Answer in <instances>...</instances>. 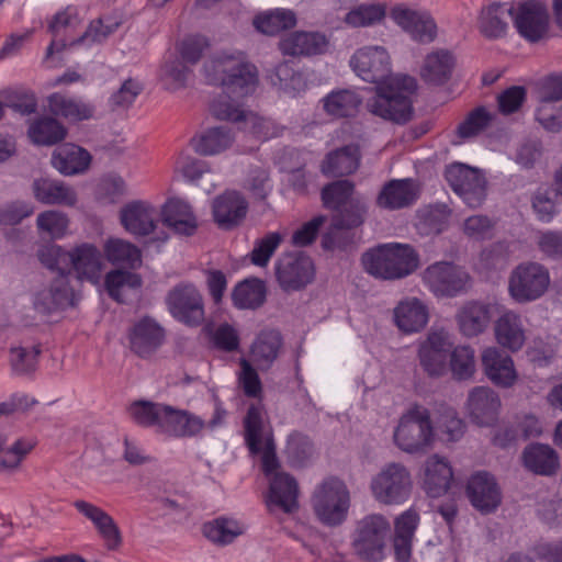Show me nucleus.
<instances>
[{
  "instance_id": "obj_30",
  "label": "nucleus",
  "mask_w": 562,
  "mask_h": 562,
  "mask_svg": "<svg viewBox=\"0 0 562 562\" xmlns=\"http://www.w3.org/2000/svg\"><path fill=\"white\" fill-rule=\"evenodd\" d=\"M497 344L512 352L519 351L526 342V325L522 316L514 311L504 312L495 322Z\"/></svg>"
},
{
  "instance_id": "obj_46",
  "label": "nucleus",
  "mask_w": 562,
  "mask_h": 562,
  "mask_svg": "<svg viewBox=\"0 0 562 562\" xmlns=\"http://www.w3.org/2000/svg\"><path fill=\"white\" fill-rule=\"evenodd\" d=\"M49 111L70 122L89 120L93 115V108L81 100L61 93H53L47 98Z\"/></svg>"
},
{
  "instance_id": "obj_31",
  "label": "nucleus",
  "mask_w": 562,
  "mask_h": 562,
  "mask_svg": "<svg viewBox=\"0 0 562 562\" xmlns=\"http://www.w3.org/2000/svg\"><path fill=\"white\" fill-rule=\"evenodd\" d=\"M419 195V186L413 179L389 181L378 195V205L383 209L398 210L412 205Z\"/></svg>"
},
{
  "instance_id": "obj_23",
  "label": "nucleus",
  "mask_w": 562,
  "mask_h": 562,
  "mask_svg": "<svg viewBox=\"0 0 562 562\" xmlns=\"http://www.w3.org/2000/svg\"><path fill=\"white\" fill-rule=\"evenodd\" d=\"M467 495L473 507L485 514L494 512L502 501L495 477L486 471H477L469 477Z\"/></svg>"
},
{
  "instance_id": "obj_11",
  "label": "nucleus",
  "mask_w": 562,
  "mask_h": 562,
  "mask_svg": "<svg viewBox=\"0 0 562 562\" xmlns=\"http://www.w3.org/2000/svg\"><path fill=\"white\" fill-rule=\"evenodd\" d=\"M391 525L381 514L363 517L353 533L352 546L358 555L373 562L386 559L389 551L387 537Z\"/></svg>"
},
{
  "instance_id": "obj_22",
  "label": "nucleus",
  "mask_w": 562,
  "mask_h": 562,
  "mask_svg": "<svg viewBox=\"0 0 562 562\" xmlns=\"http://www.w3.org/2000/svg\"><path fill=\"white\" fill-rule=\"evenodd\" d=\"M482 367L486 378L502 389H510L516 385L519 374L514 359L497 347H487L481 355Z\"/></svg>"
},
{
  "instance_id": "obj_37",
  "label": "nucleus",
  "mask_w": 562,
  "mask_h": 562,
  "mask_svg": "<svg viewBox=\"0 0 562 562\" xmlns=\"http://www.w3.org/2000/svg\"><path fill=\"white\" fill-rule=\"evenodd\" d=\"M91 162L88 150L75 144H64L57 147L52 157V165L65 176L85 172Z\"/></svg>"
},
{
  "instance_id": "obj_51",
  "label": "nucleus",
  "mask_w": 562,
  "mask_h": 562,
  "mask_svg": "<svg viewBox=\"0 0 562 562\" xmlns=\"http://www.w3.org/2000/svg\"><path fill=\"white\" fill-rule=\"evenodd\" d=\"M142 285L137 273L113 270L105 276V289L116 302L124 303L131 293H136Z\"/></svg>"
},
{
  "instance_id": "obj_26",
  "label": "nucleus",
  "mask_w": 562,
  "mask_h": 562,
  "mask_svg": "<svg viewBox=\"0 0 562 562\" xmlns=\"http://www.w3.org/2000/svg\"><path fill=\"white\" fill-rule=\"evenodd\" d=\"M72 505L80 515L92 524L106 549L116 550L121 546L120 528L104 509L83 499H77Z\"/></svg>"
},
{
  "instance_id": "obj_61",
  "label": "nucleus",
  "mask_w": 562,
  "mask_h": 562,
  "mask_svg": "<svg viewBox=\"0 0 562 562\" xmlns=\"http://www.w3.org/2000/svg\"><path fill=\"white\" fill-rule=\"evenodd\" d=\"M35 447V441L27 438H20L14 441L5 451L0 460V471L16 470Z\"/></svg>"
},
{
  "instance_id": "obj_33",
  "label": "nucleus",
  "mask_w": 562,
  "mask_h": 562,
  "mask_svg": "<svg viewBox=\"0 0 562 562\" xmlns=\"http://www.w3.org/2000/svg\"><path fill=\"white\" fill-rule=\"evenodd\" d=\"M160 216L166 226L180 235L191 236L198 228L191 205L182 199H169L162 205Z\"/></svg>"
},
{
  "instance_id": "obj_38",
  "label": "nucleus",
  "mask_w": 562,
  "mask_h": 562,
  "mask_svg": "<svg viewBox=\"0 0 562 562\" xmlns=\"http://www.w3.org/2000/svg\"><path fill=\"white\" fill-rule=\"evenodd\" d=\"M509 18L512 19V4L491 3L479 15L480 32L487 38H501L507 34Z\"/></svg>"
},
{
  "instance_id": "obj_47",
  "label": "nucleus",
  "mask_w": 562,
  "mask_h": 562,
  "mask_svg": "<svg viewBox=\"0 0 562 562\" xmlns=\"http://www.w3.org/2000/svg\"><path fill=\"white\" fill-rule=\"evenodd\" d=\"M282 339L277 330H265L259 334L251 346L252 361L261 370L269 369L279 355Z\"/></svg>"
},
{
  "instance_id": "obj_10",
  "label": "nucleus",
  "mask_w": 562,
  "mask_h": 562,
  "mask_svg": "<svg viewBox=\"0 0 562 562\" xmlns=\"http://www.w3.org/2000/svg\"><path fill=\"white\" fill-rule=\"evenodd\" d=\"M210 46L209 38L201 34H190L177 45L179 57L168 59L161 67L160 78L169 90L183 87L191 74V66L196 64L203 52Z\"/></svg>"
},
{
  "instance_id": "obj_60",
  "label": "nucleus",
  "mask_w": 562,
  "mask_h": 562,
  "mask_svg": "<svg viewBox=\"0 0 562 562\" xmlns=\"http://www.w3.org/2000/svg\"><path fill=\"white\" fill-rule=\"evenodd\" d=\"M164 406V404L137 401L130 405L128 414L138 425L155 427L158 432L159 419L162 415Z\"/></svg>"
},
{
  "instance_id": "obj_52",
  "label": "nucleus",
  "mask_w": 562,
  "mask_h": 562,
  "mask_svg": "<svg viewBox=\"0 0 562 562\" xmlns=\"http://www.w3.org/2000/svg\"><path fill=\"white\" fill-rule=\"evenodd\" d=\"M265 299L266 286L259 279L239 282L232 293L233 304L239 310H255L262 305Z\"/></svg>"
},
{
  "instance_id": "obj_2",
  "label": "nucleus",
  "mask_w": 562,
  "mask_h": 562,
  "mask_svg": "<svg viewBox=\"0 0 562 562\" xmlns=\"http://www.w3.org/2000/svg\"><path fill=\"white\" fill-rule=\"evenodd\" d=\"M349 64L359 78L376 85L375 95L367 104L372 114L396 123L411 119L416 79L408 75H392L391 58L384 47H361L353 53Z\"/></svg>"
},
{
  "instance_id": "obj_53",
  "label": "nucleus",
  "mask_w": 562,
  "mask_h": 562,
  "mask_svg": "<svg viewBox=\"0 0 562 562\" xmlns=\"http://www.w3.org/2000/svg\"><path fill=\"white\" fill-rule=\"evenodd\" d=\"M449 220L450 210L447 205H434L418 212L416 227L424 235L439 234L447 228Z\"/></svg>"
},
{
  "instance_id": "obj_16",
  "label": "nucleus",
  "mask_w": 562,
  "mask_h": 562,
  "mask_svg": "<svg viewBox=\"0 0 562 562\" xmlns=\"http://www.w3.org/2000/svg\"><path fill=\"white\" fill-rule=\"evenodd\" d=\"M453 347L449 333L431 329L417 345L419 366L429 378H440L448 371V355Z\"/></svg>"
},
{
  "instance_id": "obj_40",
  "label": "nucleus",
  "mask_w": 562,
  "mask_h": 562,
  "mask_svg": "<svg viewBox=\"0 0 562 562\" xmlns=\"http://www.w3.org/2000/svg\"><path fill=\"white\" fill-rule=\"evenodd\" d=\"M33 193L43 204L74 206L77 202V194L70 186L49 178L36 179L33 182Z\"/></svg>"
},
{
  "instance_id": "obj_57",
  "label": "nucleus",
  "mask_w": 562,
  "mask_h": 562,
  "mask_svg": "<svg viewBox=\"0 0 562 562\" xmlns=\"http://www.w3.org/2000/svg\"><path fill=\"white\" fill-rule=\"evenodd\" d=\"M386 14L384 3H362L351 9L345 16V22L351 27H366L380 23Z\"/></svg>"
},
{
  "instance_id": "obj_48",
  "label": "nucleus",
  "mask_w": 562,
  "mask_h": 562,
  "mask_svg": "<svg viewBox=\"0 0 562 562\" xmlns=\"http://www.w3.org/2000/svg\"><path fill=\"white\" fill-rule=\"evenodd\" d=\"M234 140L231 130L226 127L209 128L192 139V146L198 154L204 156L217 155L227 149Z\"/></svg>"
},
{
  "instance_id": "obj_6",
  "label": "nucleus",
  "mask_w": 562,
  "mask_h": 562,
  "mask_svg": "<svg viewBox=\"0 0 562 562\" xmlns=\"http://www.w3.org/2000/svg\"><path fill=\"white\" fill-rule=\"evenodd\" d=\"M353 186L348 180H340L326 186L322 191V200L327 209L338 213L333 217L329 232L323 238L326 249L340 247L337 237L344 232L360 226L367 214V203L360 196H353Z\"/></svg>"
},
{
  "instance_id": "obj_7",
  "label": "nucleus",
  "mask_w": 562,
  "mask_h": 562,
  "mask_svg": "<svg viewBox=\"0 0 562 562\" xmlns=\"http://www.w3.org/2000/svg\"><path fill=\"white\" fill-rule=\"evenodd\" d=\"M419 263L417 252L409 245L389 243L362 256L364 270L378 278L394 280L414 272Z\"/></svg>"
},
{
  "instance_id": "obj_64",
  "label": "nucleus",
  "mask_w": 562,
  "mask_h": 562,
  "mask_svg": "<svg viewBox=\"0 0 562 562\" xmlns=\"http://www.w3.org/2000/svg\"><path fill=\"white\" fill-rule=\"evenodd\" d=\"M495 223L485 215H472L463 223V233L471 239L483 240L491 238Z\"/></svg>"
},
{
  "instance_id": "obj_34",
  "label": "nucleus",
  "mask_w": 562,
  "mask_h": 562,
  "mask_svg": "<svg viewBox=\"0 0 562 562\" xmlns=\"http://www.w3.org/2000/svg\"><path fill=\"white\" fill-rule=\"evenodd\" d=\"M248 203L236 191H226L213 202V216L215 223L225 229L239 224L246 216Z\"/></svg>"
},
{
  "instance_id": "obj_29",
  "label": "nucleus",
  "mask_w": 562,
  "mask_h": 562,
  "mask_svg": "<svg viewBox=\"0 0 562 562\" xmlns=\"http://www.w3.org/2000/svg\"><path fill=\"white\" fill-rule=\"evenodd\" d=\"M164 339V328L151 317L138 319L128 333L131 348L140 357H147L154 352L161 346Z\"/></svg>"
},
{
  "instance_id": "obj_17",
  "label": "nucleus",
  "mask_w": 562,
  "mask_h": 562,
  "mask_svg": "<svg viewBox=\"0 0 562 562\" xmlns=\"http://www.w3.org/2000/svg\"><path fill=\"white\" fill-rule=\"evenodd\" d=\"M445 178L469 207L482 205L486 198V181L479 170L454 162L446 168Z\"/></svg>"
},
{
  "instance_id": "obj_1",
  "label": "nucleus",
  "mask_w": 562,
  "mask_h": 562,
  "mask_svg": "<svg viewBox=\"0 0 562 562\" xmlns=\"http://www.w3.org/2000/svg\"><path fill=\"white\" fill-rule=\"evenodd\" d=\"M207 83L221 86L223 92L210 104L212 114L231 122L244 121L251 134L261 142L281 135L283 127L271 119L260 117L244 108L243 100L254 93L258 71L247 56L237 49H223L211 56L203 66Z\"/></svg>"
},
{
  "instance_id": "obj_15",
  "label": "nucleus",
  "mask_w": 562,
  "mask_h": 562,
  "mask_svg": "<svg viewBox=\"0 0 562 562\" xmlns=\"http://www.w3.org/2000/svg\"><path fill=\"white\" fill-rule=\"evenodd\" d=\"M512 21L517 33L530 43L542 41L549 33V12L546 4L538 0L513 3Z\"/></svg>"
},
{
  "instance_id": "obj_3",
  "label": "nucleus",
  "mask_w": 562,
  "mask_h": 562,
  "mask_svg": "<svg viewBox=\"0 0 562 562\" xmlns=\"http://www.w3.org/2000/svg\"><path fill=\"white\" fill-rule=\"evenodd\" d=\"M41 262L60 272L48 289L36 293L34 307L41 313H52L75 305L77 294L69 286L65 271L72 270L80 281L99 284L104 268L101 251L89 243H82L66 251L58 245H48L38 252Z\"/></svg>"
},
{
  "instance_id": "obj_20",
  "label": "nucleus",
  "mask_w": 562,
  "mask_h": 562,
  "mask_svg": "<svg viewBox=\"0 0 562 562\" xmlns=\"http://www.w3.org/2000/svg\"><path fill=\"white\" fill-rule=\"evenodd\" d=\"M391 18L416 42L430 43L437 36V24L428 11L400 4L391 10Z\"/></svg>"
},
{
  "instance_id": "obj_36",
  "label": "nucleus",
  "mask_w": 562,
  "mask_h": 562,
  "mask_svg": "<svg viewBox=\"0 0 562 562\" xmlns=\"http://www.w3.org/2000/svg\"><path fill=\"white\" fill-rule=\"evenodd\" d=\"M452 479V468L446 458L434 454L426 460L424 488L430 497L443 495L450 487Z\"/></svg>"
},
{
  "instance_id": "obj_55",
  "label": "nucleus",
  "mask_w": 562,
  "mask_h": 562,
  "mask_svg": "<svg viewBox=\"0 0 562 562\" xmlns=\"http://www.w3.org/2000/svg\"><path fill=\"white\" fill-rule=\"evenodd\" d=\"M449 369L453 379L467 381L473 378L476 371L475 351L470 346H457L451 348Z\"/></svg>"
},
{
  "instance_id": "obj_42",
  "label": "nucleus",
  "mask_w": 562,
  "mask_h": 562,
  "mask_svg": "<svg viewBox=\"0 0 562 562\" xmlns=\"http://www.w3.org/2000/svg\"><path fill=\"white\" fill-rule=\"evenodd\" d=\"M491 321V306L488 304L471 301L465 303L457 314L460 330L468 337L483 333Z\"/></svg>"
},
{
  "instance_id": "obj_58",
  "label": "nucleus",
  "mask_w": 562,
  "mask_h": 562,
  "mask_svg": "<svg viewBox=\"0 0 562 562\" xmlns=\"http://www.w3.org/2000/svg\"><path fill=\"white\" fill-rule=\"evenodd\" d=\"M36 225L41 234L52 239H61L67 235L69 218L63 212L48 210L37 215Z\"/></svg>"
},
{
  "instance_id": "obj_4",
  "label": "nucleus",
  "mask_w": 562,
  "mask_h": 562,
  "mask_svg": "<svg viewBox=\"0 0 562 562\" xmlns=\"http://www.w3.org/2000/svg\"><path fill=\"white\" fill-rule=\"evenodd\" d=\"M245 441L251 454H261L262 470L269 479L266 497L270 510L280 508L291 513L297 508L299 486L295 479L284 472H274L279 465L274 442L262 427V409L250 406L245 418Z\"/></svg>"
},
{
  "instance_id": "obj_44",
  "label": "nucleus",
  "mask_w": 562,
  "mask_h": 562,
  "mask_svg": "<svg viewBox=\"0 0 562 562\" xmlns=\"http://www.w3.org/2000/svg\"><path fill=\"white\" fill-rule=\"evenodd\" d=\"M363 95L352 89H338L322 100L324 111L333 117H347L357 113Z\"/></svg>"
},
{
  "instance_id": "obj_35",
  "label": "nucleus",
  "mask_w": 562,
  "mask_h": 562,
  "mask_svg": "<svg viewBox=\"0 0 562 562\" xmlns=\"http://www.w3.org/2000/svg\"><path fill=\"white\" fill-rule=\"evenodd\" d=\"M419 525V515L414 508H408L394 521L393 539L394 555L397 562H408L412 555L415 531Z\"/></svg>"
},
{
  "instance_id": "obj_27",
  "label": "nucleus",
  "mask_w": 562,
  "mask_h": 562,
  "mask_svg": "<svg viewBox=\"0 0 562 562\" xmlns=\"http://www.w3.org/2000/svg\"><path fill=\"white\" fill-rule=\"evenodd\" d=\"M120 221L124 229L134 236H148L156 232V207L147 201H133L122 207Z\"/></svg>"
},
{
  "instance_id": "obj_39",
  "label": "nucleus",
  "mask_w": 562,
  "mask_h": 562,
  "mask_svg": "<svg viewBox=\"0 0 562 562\" xmlns=\"http://www.w3.org/2000/svg\"><path fill=\"white\" fill-rule=\"evenodd\" d=\"M454 64L456 58L450 50H432L423 61L420 76L427 83L435 86L443 85L450 79Z\"/></svg>"
},
{
  "instance_id": "obj_62",
  "label": "nucleus",
  "mask_w": 562,
  "mask_h": 562,
  "mask_svg": "<svg viewBox=\"0 0 562 562\" xmlns=\"http://www.w3.org/2000/svg\"><path fill=\"white\" fill-rule=\"evenodd\" d=\"M41 352L38 346L13 347L10 350L12 369L19 374L30 373L35 370Z\"/></svg>"
},
{
  "instance_id": "obj_13",
  "label": "nucleus",
  "mask_w": 562,
  "mask_h": 562,
  "mask_svg": "<svg viewBox=\"0 0 562 562\" xmlns=\"http://www.w3.org/2000/svg\"><path fill=\"white\" fill-rule=\"evenodd\" d=\"M550 285L547 268L537 262H525L517 266L508 282V291L517 303H527L541 297Z\"/></svg>"
},
{
  "instance_id": "obj_43",
  "label": "nucleus",
  "mask_w": 562,
  "mask_h": 562,
  "mask_svg": "<svg viewBox=\"0 0 562 562\" xmlns=\"http://www.w3.org/2000/svg\"><path fill=\"white\" fill-rule=\"evenodd\" d=\"M522 460L529 471L540 475H552L560 465L557 451L542 443L528 446L524 451Z\"/></svg>"
},
{
  "instance_id": "obj_32",
  "label": "nucleus",
  "mask_w": 562,
  "mask_h": 562,
  "mask_svg": "<svg viewBox=\"0 0 562 562\" xmlns=\"http://www.w3.org/2000/svg\"><path fill=\"white\" fill-rule=\"evenodd\" d=\"M394 322L397 328L405 334L423 330L429 321L428 306L419 299H404L395 306Z\"/></svg>"
},
{
  "instance_id": "obj_18",
  "label": "nucleus",
  "mask_w": 562,
  "mask_h": 562,
  "mask_svg": "<svg viewBox=\"0 0 562 562\" xmlns=\"http://www.w3.org/2000/svg\"><path fill=\"white\" fill-rule=\"evenodd\" d=\"M169 313L188 326H199L204 321L203 299L191 283L176 285L166 297Z\"/></svg>"
},
{
  "instance_id": "obj_19",
  "label": "nucleus",
  "mask_w": 562,
  "mask_h": 562,
  "mask_svg": "<svg viewBox=\"0 0 562 562\" xmlns=\"http://www.w3.org/2000/svg\"><path fill=\"white\" fill-rule=\"evenodd\" d=\"M539 106L536 111L537 121L549 132L562 128V108L554 102L562 100V75L548 76L537 83Z\"/></svg>"
},
{
  "instance_id": "obj_50",
  "label": "nucleus",
  "mask_w": 562,
  "mask_h": 562,
  "mask_svg": "<svg viewBox=\"0 0 562 562\" xmlns=\"http://www.w3.org/2000/svg\"><path fill=\"white\" fill-rule=\"evenodd\" d=\"M109 262L135 269L142 265L140 250L130 241L121 238H110L103 246Z\"/></svg>"
},
{
  "instance_id": "obj_41",
  "label": "nucleus",
  "mask_w": 562,
  "mask_h": 562,
  "mask_svg": "<svg viewBox=\"0 0 562 562\" xmlns=\"http://www.w3.org/2000/svg\"><path fill=\"white\" fill-rule=\"evenodd\" d=\"M297 18L293 10L276 8L259 12L255 15L252 24L261 34L276 36L296 25Z\"/></svg>"
},
{
  "instance_id": "obj_9",
  "label": "nucleus",
  "mask_w": 562,
  "mask_h": 562,
  "mask_svg": "<svg viewBox=\"0 0 562 562\" xmlns=\"http://www.w3.org/2000/svg\"><path fill=\"white\" fill-rule=\"evenodd\" d=\"M312 506L324 525H341L350 507V493L347 485L338 477H326L316 486L312 496Z\"/></svg>"
},
{
  "instance_id": "obj_56",
  "label": "nucleus",
  "mask_w": 562,
  "mask_h": 562,
  "mask_svg": "<svg viewBox=\"0 0 562 562\" xmlns=\"http://www.w3.org/2000/svg\"><path fill=\"white\" fill-rule=\"evenodd\" d=\"M273 86L290 97H295L306 88L302 74L294 71L289 63L279 64L270 76Z\"/></svg>"
},
{
  "instance_id": "obj_21",
  "label": "nucleus",
  "mask_w": 562,
  "mask_h": 562,
  "mask_svg": "<svg viewBox=\"0 0 562 562\" xmlns=\"http://www.w3.org/2000/svg\"><path fill=\"white\" fill-rule=\"evenodd\" d=\"M276 274L283 290L293 291L311 283L315 269L310 257L303 254H288L279 259Z\"/></svg>"
},
{
  "instance_id": "obj_25",
  "label": "nucleus",
  "mask_w": 562,
  "mask_h": 562,
  "mask_svg": "<svg viewBox=\"0 0 562 562\" xmlns=\"http://www.w3.org/2000/svg\"><path fill=\"white\" fill-rule=\"evenodd\" d=\"M158 434L172 438L194 437L205 427V420L186 409L165 405Z\"/></svg>"
},
{
  "instance_id": "obj_24",
  "label": "nucleus",
  "mask_w": 562,
  "mask_h": 562,
  "mask_svg": "<svg viewBox=\"0 0 562 562\" xmlns=\"http://www.w3.org/2000/svg\"><path fill=\"white\" fill-rule=\"evenodd\" d=\"M499 395L490 386H475L468 395L465 411L470 419L479 426L493 425L499 414Z\"/></svg>"
},
{
  "instance_id": "obj_14",
  "label": "nucleus",
  "mask_w": 562,
  "mask_h": 562,
  "mask_svg": "<svg viewBox=\"0 0 562 562\" xmlns=\"http://www.w3.org/2000/svg\"><path fill=\"white\" fill-rule=\"evenodd\" d=\"M423 281L435 296L454 297L468 290L471 278L453 262L437 261L425 269Z\"/></svg>"
},
{
  "instance_id": "obj_59",
  "label": "nucleus",
  "mask_w": 562,
  "mask_h": 562,
  "mask_svg": "<svg viewBox=\"0 0 562 562\" xmlns=\"http://www.w3.org/2000/svg\"><path fill=\"white\" fill-rule=\"evenodd\" d=\"M494 114L484 106L471 111L458 125L457 135L461 139H468L483 132L493 121Z\"/></svg>"
},
{
  "instance_id": "obj_45",
  "label": "nucleus",
  "mask_w": 562,
  "mask_h": 562,
  "mask_svg": "<svg viewBox=\"0 0 562 562\" xmlns=\"http://www.w3.org/2000/svg\"><path fill=\"white\" fill-rule=\"evenodd\" d=\"M360 164V150L356 145H348L329 153L322 165V172L327 177L352 173Z\"/></svg>"
},
{
  "instance_id": "obj_54",
  "label": "nucleus",
  "mask_w": 562,
  "mask_h": 562,
  "mask_svg": "<svg viewBox=\"0 0 562 562\" xmlns=\"http://www.w3.org/2000/svg\"><path fill=\"white\" fill-rule=\"evenodd\" d=\"M66 136V128L55 119L34 121L29 127V137L36 145H54Z\"/></svg>"
},
{
  "instance_id": "obj_28",
  "label": "nucleus",
  "mask_w": 562,
  "mask_h": 562,
  "mask_svg": "<svg viewBox=\"0 0 562 562\" xmlns=\"http://www.w3.org/2000/svg\"><path fill=\"white\" fill-rule=\"evenodd\" d=\"M279 46L284 55L311 57L325 54L329 40L322 32L297 31L282 38Z\"/></svg>"
},
{
  "instance_id": "obj_49",
  "label": "nucleus",
  "mask_w": 562,
  "mask_h": 562,
  "mask_svg": "<svg viewBox=\"0 0 562 562\" xmlns=\"http://www.w3.org/2000/svg\"><path fill=\"white\" fill-rule=\"evenodd\" d=\"M203 535L212 542L228 544L243 535L246 526L229 517H218L203 525Z\"/></svg>"
},
{
  "instance_id": "obj_12",
  "label": "nucleus",
  "mask_w": 562,
  "mask_h": 562,
  "mask_svg": "<svg viewBox=\"0 0 562 562\" xmlns=\"http://www.w3.org/2000/svg\"><path fill=\"white\" fill-rule=\"evenodd\" d=\"M413 481L409 471L401 463L385 464L370 482L375 501L384 505H401L412 493Z\"/></svg>"
},
{
  "instance_id": "obj_5",
  "label": "nucleus",
  "mask_w": 562,
  "mask_h": 562,
  "mask_svg": "<svg viewBox=\"0 0 562 562\" xmlns=\"http://www.w3.org/2000/svg\"><path fill=\"white\" fill-rule=\"evenodd\" d=\"M122 21L117 16H104L92 21L86 32L75 37V34L81 24L77 9L68 7L58 12L49 23V31L54 38L46 50V58H50L55 53L60 52L67 46L99 44L109 35L116 31Z\"/></svg>"
},
{
  "instance_id": "obj_8",
  "label": "nucleus",
  "mask_w": 562,
  "mask_h": 562,
  "mask_svg": "<svg viewBox=\"0 0 562 562\" xmlns=\"http://www.w3.org/2000/svg\"><path fill=\"white\" fill-rule=\"evenodd\" d=\"M435 429L429 409L414 404L400 417L393 432L395 446L411 454L423 453L435 442Z\"/></svg>"
},
{
  "instance_id": "obj_63",
  "label": "nucleus",
  "mask_w": 562,
  "mask_h": 562,
  "mask_svg": "<svg viewBox=\"0 0 562 562\" xmlns=\"http://www.w3.org/2000/svg\"><path fill=\"white\" fill-rule=\"evenodd\" d=\"M282 241L278 232H271L258 239L251 251V262L259 267H266Z\"/></svg>"
}]
</instances>
